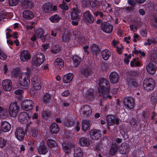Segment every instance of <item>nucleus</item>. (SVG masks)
<instances>
[{
  "mask_svg": "<svg viewBox=\"0 0 157 157\" xmlns=\"http://www.w3.org/2000/svg\"><path fill=\"white\" fill-rule=\"evenodd\" d=\"M130 124L131 126L135 129H136L138 126L137 120L134 118H132L130 121Z\"/></svg>",
  "mask_w": 157,
  "mask_h": 157,
  "instance_id": "obj_38",
  "label": "nucleus"
},
{
  "mask_svg": "<svg viewBox=\"0 0 157 157\" xmlns=\"http://www.w3.org/2000/svg\"><path fill=\"white\" fill-rule=\"evenodd\" d=\"M146 115V113L145 112L143 111L142 112V113L140 114L139 115V116H141V119H144V118L145 117Z\"/></svg>",
  "mask_w": 157,
  "mask_h": 157,
  "instance_id": "obj_63",
  "label": "nucleus"
},
{
  "mask_svg": "<svg viewBox=\"0 0 157 157\" xmlns=\"http://www.w3.org/2000/svg\"><path fill=\"white\" fill-rule=\"evenodd\" d=\"M62 105L63 107H67L70 105V104L68 102L64 101L62 102Z\"/></svg>",
  "mask_w": 157,
  "mask_h": 157,
  "instance_id": "obj_64",
  "label": "nucleus"
},
{
  "mask_svg": "<svg viewBox=\"0 0 157 157\" xmlns=\"http://www.w3.org/2000/svg\"><path fill=\"white\" fill-rule=\"evenodd\" d=\"M20 58L22 61H28L31 58V55L29 52L27 50H24L22 51L20 53Z\"/></svg>",
  "mask_w": 157,
  "mask_h": 157,
  "instance_id": "obj_12",
  "label": "nucleus"
},
{
  "mask_svg": "<svg viewBox=\"0 0 157 157\" xmlns=\"http://www.w3.org/2000/svg\"><path fill=\"white\" fill-rule=\"evenodd\" d=\"M92 71L91 69L88 67H86L81 71V74L82 77H86L88 76Z\"/></svg>",
  "mask_w": 157,
  "mask_h": 157,
  "instance_id": "obj_24",
  "label": "nucleus"
},
{
  "mask_svg": "<svg viewBox=\"0 0 157 157\" xmlns=\"http://www.w3.org/2000/svg\"><path fill=\"white\" fill-rule=\"evenodd\" d=\"M23 91L21 90H16L14 92V93L17 95H20L22 94Z\"/></svg>",
  "mask_w": 157,
  "mask_h": 157,
  "instance_id": "obj_62",
  "label": "nucleus"
},
{
  "mask_svg": "<svg viewBox=\"0 0 157 157\" xmlns=\"http://www.w3.org/2000/svg\"><path fill=\"white\" fill-rule=\"evenodd\" d=\"M84 155L82 150L78 147H74V157H83Z\"/></svg>",
  "mask_w": 157,
  "mask_h": 157,
  "instance_id": "obj_23",
  "label": "nucleus"
},
{
  "mask_svg": "<svg viewBox=\"0 0 157 157\" xmlns=\"http://www.w3.org/2000/svg\"><path fill=\"white\" fill-rule=\"evenodd\" d=\"M73 75L71 73H69L65 75L63 78V82L65 83H69L72 80Z\"/></svg>",
  "mask_w": 157,
  "mask_h": 157,
  "instance_id": "obj_30",
  "label": "nucleus"
},
{
  "mask_svg": "<svg viewBox=\"0 0 157 157\" xmlns=\"http://www.w3.org/2000/svg\"><path fill=\"white\" fill-rule=\"evenodd\" d=\"M42 9L44 13H48L51 11V7L50 6L45 4L43 5Z\"/></svg>",
  "mask_w": 157,
  "mask_h": 157,
  "instance_id": "obj_45",
  "label": "nucleus"
},
{
  "mask_svg": "<svg viewBox=\"0 0 157 157\" xmlns=\"http://www.w3.org/2000/svg\"><path fill=\"white\" fill-rule=\"evenodd\" d=\"M12 83L9 79H6L3 81L2 85L3 89L6 91H10L12 89Z\"/></svg>",
  "mask_w": 157,
  "mask_h": 157,
  "instance_id": "obj_15",
  "label": "nucleus"
},
{
  "mask_svg": "<svg viewBox=\"0 0 157 157\" xmlns=\"http://www.w3.org/2000/svg\"><path fill=\"white\" fill-rule=\"evenodd\" d=\"M33 103L31 100H26L21 103V107L22 109L25 111L30 110L33 108Z\"/></svg>",
  "mask_w": 157,
  "mask_h": 157,
  "instance_id": "obj_8",
  "label": "nucleus"
},
{
  "mask_svg": "<svg viewBox=\"0 0 157 157\" xmlns=\"http://www.w3.org/2000/svg\"><path fill=\"white\" fill-rule=\"evenodd\" d=\"M38 151L40 155H45L48 151V148L44 141H42L40 144L37 148Z\"/></svg>",
  "mask_w": 157,
  "mask_h": 157,
  "instance_id": "obj_11",
  "label": "nucleus"
},
{
  "mask_svg": "<svg viewBox=\"0 0 157 157\" xmlns=\"http://www.w3.org/2000/svg\"><path fill=\"white\" fill-rule=\"evenodd\" d=\"M6 140L0 137V147L3 148L5 145Z\"/></svg>",
  "mask_w": 157,
  "mask_h": 157,
  "instance_id": "obj_53",
  "label": "nucleus"
},
{
  "mask_svg": "<svg viewBox=\"0 0 157 157\" xmlns=\"http://www.w3.org/2000/svg\"><path fill=\"white\" fill-rule=\"evenodd\" d=\"M83 17L84 20L86 22L90 24L94 23V17L89 11H86L84 13Z\"/></svg>",
  "mask_w": 157,
  "mask_h": 157,
  "instance_id": "obj_17",
  "label": "nucleus"
},
{
  "mask_svg": "<svg viewBox=\"0 0 157 157\" xmlns=\"http://www.w3.org/2000/svg\"><path fill=\"white\" fill-rule=\"evenodd\" d=\"M90 135L92 138L94 140H98L101 137V131L99 130H92L90 132Z\"/></svg>",
  "mask_w": 157,
  "mask_h": 157,
  "instance_id": "obj_18",
  "label": "nucleus"
},
{
  "mask_svg": "<svg viewBox=\"0 0 157 157\" xmlns=\"http://www.w3.org/2000/svg\"><path fill=\"white\" fill-rule=\"evenodd\" d=\"M74 65L75 67L78 66L81 61V58L77 55L74 56L72 58Z\"/></svg>",
  "mask_w": 157,
  "mask_h": 157,
  "instance_id": "obj_33",
  "label": "nucleus"
},
{
  "mask_svg": "<svg viewBox=\"0 0 157 157\" xmlns=\"http://www.w3.org/2000/svg\"><path fill=\"white\" fill-rule=\"evenodd\" d=\"M138 86V83L134 80H130L128 81V88L132 91H134Z\"/></svg>",
  "mask_w": 157,
  "mask_h": 157,
  "instance_id": "obj_21",
  "label": "nucleus"
},
{
  "mask_svg": "<svg viewBox=\"0 0 157 157\" xmlns=\"http://www.w3.org/2000/svg\"><path fill=\"white\" fill-rule=\"evenodd\" d=\"M87 97L89 98H91L92 97H94V92L92 90H90L87 91Z\"/></svg>",
  "mask_w": 157,
  "mask_h": 157,
  "instance_id": "obj_52",
  "label": "nucleus"
},
{
  "mask_svg": "<svg viewBox=\"0 0 157 157\" xmlns=\"http://www.w3.org/2000/svg\"><path fill=\"white\" fill-rule=\"evenodd\" d=\"M106 121L107 124L109 126L113 125L115 124V117L113 116H108Z\"/></svg>",
  "mask_w": 157,
  "mask_h": 157,
  "instance_id": "obj_35",
  "label": "nucleus"
},
{
  "mask_svg": "<svg viewBox=\"0 0 157 157\" xmlns=\"http://www.w3.org/2000/svg\"><path fill=\"white\" fill-rule=\"evenodd\" d=\"M75 121L72 118H71L69 120L64 122V124L67 127H71L75 125Z\"/></svg>",
  "mask_w": 157,
  "mask_h": 157,
  "instance_id": "obj_39",
  "label": "nucleus"
},
{
  "mask_svg": "<svg viewBox=\"0 0 157 157\" xmlns=\"http://www.w3.org/2000/svg\"><path fill=\"white\" fill-rule=\"evenodd\" d=\"M7 57L6 54L0 48V59L5 60Z\"/></svg>",
  "mask_w": 157,
  "mask_h": 157,
  "instance_id": "obj_48",
  "label": "nucleus"
},
{
  "mask_svg": "<svg viewBox=\"0 0 157 157\" xmlns=\"http://www.w3.org/2000/svg\"><path fill=\"white\" fill-rule=\"evenodd\" d=\"M9 2L10 5L13 6L17 5L19 0H9Z\"/></svg>",
  "mask_w": 157,
  "mask_h": 157,
  "instance_id": "obj_49",
  "label": "nucleus"
},
{
  "mask_svg": "<svg viewBox=\"0 0 157 157\" xmlns=\"http://www.w3.org/2000/svg\"><path fill=\"white\" fill-rule=\"evenodd\" d=\"M29 77L25 73H22L19 79V83L23 86H27L30 82Z\"/></svg>",
  "mask_w": 157,
  "mask_h": 157,
  "instance_id": "obj_5",
  "label": "nucleus"
},
{
  "mask_svg": "<svg viewBox=\"0 0 157 157\" xmlns=\"http://www.w3.org/2000/svg\"><path fill=\"white\" fill-rule=\"evenodd\" d=\"M100 27L104 32L109 34L111 33L113 30L112 25L106 22L101 23Z\"/></svg>",
  "mask_w": 157,
  "mask_h": 157,
  "instance_id": "obj_7",
  "label": "nucleus"
},
{
  "mask_svg": "<svg viewBox=\"0 0 157 157\" xmlns=\"http://www.w3.org/2000/svg\"><path fill=\"white\" fill-rule=\"evenodd\" d=\"M124 104L127 108L132 109L134 106V100L130 97H126L124 99Z\"/></svg>",
  "mask_w": 157,
  "mask_h": 157,
  "instance_id": "obj_10",
  "label": "nucleus"
},
{
  "mask_svg": "<svg viewBox=\"0 0 157 157\" xmlns=\"http://www.w3.org/2000/svg\"><path fill=\"white\" fill-rule=\"evenodd\" d=\"M49 47V45L48 44L46 43L45 44H43L42 46V49L44 51L48 49Z\"/></svg>",
  "mask_w": 157,
  "mask_h": 157,
  "instance_id": "obj_57",
  "label": "nucleus"
},
{
  "mask_svg": "<svg viewBox=\"0 0 157 157\" xmlns=\"http://www.w3.org/2000/svg\"><path fill=\"white\" fill-rule=\"evenodd\" d=\"M59 131L58 125L55 123L51 124L50 127V131L52 133H57Z\"/></svg>",
  "mask_w": 157,
  "mask_h": 157,
  "instance_id": "obj_28",
  "label": "nucleus"
},
{
  "mask_svg": "<svg viewBox=\"0 0 157 157\" xmlns=\"http://www.w3.org/2000/svg\"><path fill=\"white\" fill-rule=\"evenodd\" d=\"M33 5V2L30 0H25L22 3V6L25 8H30Z\"/></svg>",
  "mask_w": 157,
  "mask_h": 157,
  "instance_id": "obj_37",
  "label": "nucleus"
},
{
  "mask_svg": "<svg viewBox=\"0 0 157 157\" xmlns=\"http://www.w3.org/2000/svg\"><path fill=\"white\" fill-rule=\"evenodd\" d=\"M128 2L132 6H134L136 4V2L133 0H128Z\"/></svg>",
  "mask_w": 157,
  "mask_h": 157,
  "instance_id": "obj_60",
  "label": "nucleus"
},
{
  "mask_svg": "<svg viewBox=\"0 0 157 157\" xmlns=\"http://www.w3.org/2000/svg\"><path fill=\"white\" fill-rule=\"evenodd\" d=\"M51 99V95L48 93L45 94L43 96V101L44 103H47Z\"/></svg>",
  "mask_w": 157,
  "mask_h": 157,
  "instance_id": "obj_46",
  "label": "nucleus"
},
{
  "mask_svg": "<svg viewBox=\"0 0 157 157\" xmlns=\"http://www.w3.org/2000/svg\"><path fill=\"white\" fill-rule=\"evenodd\" d=\"M19 74V71L16 70H13L12 72V76L13 77H16Z\"/></svg>",
  "mask_w": 157,
  "mask_h": 157,
  "instance_id": "obj_56",
  "label": "nucleus"
},
{
  "mask_svg": "<svg viewBox=\"0 0 157 157\" xmlns=\"http://www.w3.org/2000/svg\"><path fill=\"white\" fill-rule=\"evenodd\" d=\"M73 34L76 39H78L80 40L82 39V34L78 30L74 31L73 32Z\"/></svg>",
  "mask_w": 157,
  "mask_h": 157,
  "instance_id": "obj_44",
  "label": "nucleus"
},
{
  "mask_svg": "<svg viewBox=\"0 0 157 157\" xmlns=\"http://www.w3.org/2000/svg\"><path fill=\"white\" fill-rule=\"evenodd\" d=\"M31 132L34 138H36L38 134V130L35 128L32 129Z\"/></svg>",
  "mask_w": 157,
  "mask_h": 157,
  "instance_id": "obj_54",
  "label": "nucleus"
},
{
  "mask_svg": "<svg viewBox=\"0 0 157 157\" xmlns=\"http://www.w3.org/2000/svg\"><path fill=\"white\" fill-rule=\"evenodd\" d=\"M90 124L89 121L84 120L82 122V129L84 131H86L89 129Z\"/></svg>",
  "mask_w": 157,
  "mask_h": 157,
  "instance_id": "obj_36",
  "label": "nucleus"
},
{
  "mask_svg": "<svg viewBox=\"0 0 157 157\" xmlns=\"http://www.w3.org/2000/svg\"><path fill=\"white\" fill-rule=\"evenodd\" d=\"M29 115L25 112L21 113L18 115V120L20 122L27 121V118H29Z\"/></svg>",
  "mask_w": 157,
  "mask_h": 157,
  "instance_id": "obj_25",
  "label": "nucleus"
},
{
  "mask_svg": "<svg viewBox=\"0 0 157 157\" xmlns=\"http://www.w3.org/2000/svg\"><path fill=\"white\" fill-rule=\"evenodd\" d=\"M62 39L63 41L67 42L70 39V35L68 34H64L62 36Z\"/></svg>",
  "mask_w": 157,
  "mask_h": 157,
  "instance_id": "obj_50",
  "label": "nucleus"
},
{
  "mask_svg": "<svg viewBox=\"0 0 157 157\" xmlns=\"http://www.w3.org/2000/svg\"><path fill=\"white\" fill-rule=\"evenodd\" d=\"M146 70L149 74H153L156 71V67L154 63L150 62L146 66Z\"/></svg>",
  "mask_w": 157,
  "mask_h": 157,
  "instance_id": "obj_20",
  "label": "nucleus"
},
{
  "mask_svg": "<svg viewBox=\"0 0 157 157\" xmlns=\"http://www.w3.org/2000/svg\"><path fill=\"white\" fill-rule=\"evenodd\" d=\"M47 143L48 145L50 147H55L56 144L55 141L51 139L48 140Z\"/></svg>",
  "mask_w": 157,
  "mask_h": 157,
  "instance_id": "obj_47",
  "label": "nucleus"
},
{
  "mask_svg": "<svg viewBox=\"0 0 157 157\" xmlns=\"http://www.w3.org/2000/svg\"><path fill=\"white\" fill-rule=\"evenodd\" d=\"M32 85L34 89L38 90L41 87V82L40 78L36 76H33L31 79Z\"/></svg>",
  "mask_w": 157,
  "mask_h": 157,
  "instance_id": "obj_9",
  "label": "nucleus"
},
{
  "mask_svg": "<svg viewBox=\"0 0 157 157\" xmlns=\"http://www.w3.org/2000/svg\"><path fill=\"white\" fill-rule=\"evenodd\" d=\"M99 86L100 89L98 90L99 96L103 98H106L107 97L106 91L110 88L109 82L106 79L102 78L100 80Z\"/></svg>",
  "mask_w": 157,
  "mask_h": 157,
  "instance_id": "obj_1",
  "label": "nucleus"
},
{
  "mask_svg": "<svg viewBox=\"0 0 157 157\" xmlns=\"http://www.w3.org/2000/svg\"><path fill=\"white\" fill-rule=\"evenodd\" d=\"M79 143L82 146H87L90 144V143L87 139L82 137L79 139Z\"/></svg>",
  "mask_w": 157,
  "mask_h": 157,
  "instance_id": "obj_34",
  "label": "nucleus"
},
{
  "mask_svg": "<svg viewBox=\"0 0 157 157\" xmlns=\"http://www.w3.org/2000/svg\"><path fill=\"white\" fill-rule=\"evenodd\" d=\"M151 103L155 104L156 102V99L154 96H152L151 97Z\"/></svg>",
  "mask_w": 157,
  "mask_h": 157,
  "instance_id": "obj_58",
  "label": "nucleus"
},
{
  "mask_svg": "<svg viewBox=\"0 0 157 157\" xmlns=\"http://www.w3.org/2000/svg\"><path fill=\"white\" fill-rule=\"evenodd\" d=\"M79 11L75 9H73L72 12L71 13V19L73 20H79L78 14Z\"/></svg>",
  "mask_w": 157,
  "mask_h": 157,
  "instance_id": "obj_31",
  "label": "nucleus"
},
{
  "mask_svg": "<svg viewBox=\"0 0 157 157\" xmlns=\"http://www.w3.org/2000/svg\"><path fill=\"white\" fill-rule=\"evenodd\" d=\"M81 114L83 117L86 118L89 117L91 114L92 110L90 107L88 105L82 106L81 108Z\"/></svg>",
  "mask_w": 157,
  "mask_h": 157,
  "instance_id": "obj_6",
  "label": "nucleus"
},
{
  "mask_svg": "<svg viewBox=\"0 0 157 157\" xmlns=\"http://www.w3.org/2000/svg\"><path fill=\"white\" fill-rule=\"evenodd\" d=\"M59 7L62 9H64L65 10H67L68 9V6L64 4H60L59 6Z\"/></svg>",
  "mask_w": 157,
  "mask_h": 157,
  "instance_id": "obj_61",
  "label": "nucleus"
},
{
  "mask_svg": "<svg viewBox=\"0 0 157 157\" xmlns=\"http://www.w3.org/2000/svg\"><path fill=\"white\" fill-rule=\"evenodd\" d=\"M118 145L116 143L113 144L112 145L110 150V154L113 155L115 154L117 151Z\"/></svg>",
  "mask_w": 157,
  "mask_h": 157,
  "instance_id": "obj_40",
  "label": "nucleus"
},
{
  "mask_svg": "<svg viewBox=\"0 0 157 157\" xmlns=\"http://www.w3.org/2000/svg\"><path fill=\"white\" fill-rule=\"evenodd\" d=\"M1 128L4 132H7L11 129V125L7 121H5L3 122L1 124Z\"/></svg>",
  "mask_w": 157,
  "mask_h": 157,
  "instance_id": "obj_22",
  "label": "nucleus"
},
{
  "mask_svg": "<svg viewBox=\"0 0 157 157\" xmlns=\"http://www.w3.org/2000/svg\"><path fill=\"white\" fill-rule=\"evenodd\" d=\"M102 58L105 60H108L110 56L111 53L109 50L107 49H105L101 52Z\"/></svg>",
  "mask_w": 157,
  "mask_h": 157,
  "instance_id": "obj_29",
  "label": "nucleus"
},
{
  "mask_svg": "<svg viewBox=\"0 0 157 157\" xmlns=\"http://www.w3.org/2000/svg\"><path fill=\"white\" fill-rule=\"evenodd\" d=\"M60 48L58 45H54L53 46L51 52L52 54H56L60 52Z\"/></svg>",
  "mask_w": 157,
  "mask_h": 157,
  "instance_id": "obj_42",
  "label": "nucleus"
},
{
  "mask_svg": "<svg viewBox=\"0 0 157 157\" xmlns=\"http://www.w3.org/2000/svg\"><path fill=\"white\" fill-rule=\"evenodd\" d=\"M35 34L37 37L39 38L40 37L44 34V32L43 29L41 28H39L36 29L35 32Z\"/></svg>",
  "mask_w": 157,
  "mask_h": 157,
  "instance_id": "obj_43",
  "label": "nucleus"
},
{
  "mask_svg": "<svg viewBox=\"0 0 157 157\" xmlns=\"http://www.w3.org/2000/svg\"><path fill=\"white\" fill-rule=\"evenodd\" d=\"M23 17L27 19H31L34 17L33 13L29 10H25L23 13Z\"/></svg>",
  "mask_w": 157,
  "mask_h": 157,
  "instance_id": "obj_26",
  "label": "nucleus"
},
{
  "mask_svg": "<svg viewBox=\"0 0 157 157\" xmlns=\"http://www.w3.org/2000/svg\"><path fill=\"white\" fill-rule=\"evenodd\" d=\"M44 58L45 56L43 53H38L33 59V66L35 67L40 66L43 63Z\"/></svg>",
  "mask_w": 157,
  "mask_h": 157,
  "instance_id": "obj_2",
  "label": "nucleus"
},
{
  "mask_svg": "<svg viewBox=\"0 0 157 157\" xmlns=\"http://www.w3.org/2000/svg\"><path fill=\"white\" fill-rule=\"evenodd\" d=\"M15 134L16 137L18 140H22L24 139L25 134L22 128L20 127L17 128Z\"/></svg>",
  "mask_w": 157,
  "mask_h": 157,
  "instance_id": "obj_16",
  "label": "nucleus"
},
{
  "mask_svg": "<svg viewBox=\"0 0 157 157\" xmlns=\"http://www.w3.org/2000/svg\"><path fill=\"white\" fill-rule=\"evenodd\" d=\"M109 78L111 83H117L118 81L119 75L116 72H113L110 73Z\"/></svg>",
  "mask_w": 157,
  "mask_h": 157,
  "instance_id": "obj_19",
  "label": "nucleus"
},
{
  "mask_svg": "<svg viewBox=\"0 0 157 157\" xmlns=\"http://www.w3.org/2000/svg\"><path fill=\"white\" fill-rule=\"evenodd\" d=\"M20 109V107L18 105L17 103H11L9 107V113L10 115L12 117H15L18 110Z\"/></svg>",
  "mask_w": 157,
  "mask_h": 157,
  "instance_id": "obj_4",
  "label": "nucleus"
},
{
  "mask_svg": "<svg viewBox=\"0 0 157 157\" xmlns=\"http://www.w3.org/2000/svg\"><path fill=\"white\" fill-rule=\"evenodd\" d=\"M61 19L57 14H56L51 16L49 19L53 23H56L58 22L59 20Z\"/></svg>",
  "mask_w": 157,
  "mask_h": 157,
  "instance_id": "obj_41",
  "label": "nucleus"
},
{
  "mask_svg": "<svg viewBox=\"0 0 157 157\" xmlns=\"http://www.w3.org/2000/svg\"><path fill=\"white\" fill-rule=\"evenodd\" d=\"M55 67L59 69H60L64 66L63 61L60 58H57L54 62Z\"/></svg>",
  "mask_w": 157,
  "mask_h": 157,
  "instance_id": "obj_27",
  "label": "nucleus"
},
{
  "mask_svg": "<svg viewBox=\"0 0 157 157\" xmlns=\"http://www.w3.org/2000/svg\"><path fill=\"white\" fill-rule=\"evenodd\" d=\"M90 49L93 55H96L100 51L99 46L95 44H93L90 46Z\"/></svg>",
  "mask_w": 157,
  "mask_h": 157,
  "instance_id": "obj_32",
  "label": "nucleus"
},
{
  "mask_svg": "<svg viewBox=\"0 0 157 157\" xmlns=\"http://www.w3.org/2000/svg\"><path fill=\"white\" fill-rule=\"evenodd\" d=\"M154 81L152 78H149L145 79L143 83V86L147 91L152 90L154 87Z\"/></svg>",
  "mask_w": 157,
  "mask_h": 157,
  "instance_id": "obj_3",
  "label": "nucleus"
},
{
  "mask_svg": "<svg viewBox=\"0 0 157 157\" xmlns=\"http://www.w3.org/2000/svg\"><path fill=\"white\" fill-rule=\"evenodd\" d=\"M51 114V113L50 112L45 111L43 113L42 116L44 118L47 119L50 116Z\"/></svg>",
  "mask_w": 157,
  "mask_h": 157,
  "instance_id": "obj_51",
  "label": "nucleus"
},
{
  "mask_svg": "<svg viewBox=\"0 0 157 157\" xmlns=\"http://www.w3.org/2000/svg\"><path fill=\"white\" fill-rule=\"evenodd\" d=\"M61 94L63 97H67L70 95V92L68 90H66L63 92Z\"/></svg>",
  "mask_w": 157,
  "mask_h": 157,
  "instance_id": "obj_59",
  "label": "nucleus"
},
{
  "mask_svg": "<svg viewBox=\"0 0 157 157\" xmlns=\"http://www.w3.org/2000/svg\"><path fill=\"white\" fill-rule=\"evenodd\" d=\"M129 144L126 143L121 144L119 148V152L122 154H127L129 151Z\"/></svg>",
  "mask_w": 157,
  "mask_h": 157,
  "instance_id": "obj_14",
  "label": "nucleus"
},
{
  "mask_svg": "<svg viewBox=\"0 0 157 157\" xmlns=\"http://www.w3.org/2000/svg\"><path fill=\"white\" fill-rule=\"evenodd\" d=\"M75 146L73 143L68 142L66 141H64L62 144V148L64 152L68 153L71 149Z\"/></svg>",
  "mask_w": 157,
  "mask_h": 157,
  "instance_id": "obj_13",
  "label": "nucleus"
},
{
  "mask_svg": "<svg viewBox=\"0 0 157 157\" xmlns=\"http://www.w3.org/2000/svg\"><path fill=\"white\" fill-rule=\"evenodd\" d=\"M90 5L92 8H96L98 6V2L97 1H94L91 2Z\"/></svg>",
  "mask_w": 157,
  "mask_h": 157,
  "instance_id": "obj_55",
  "label": "nucleus"
}]
</instances>
